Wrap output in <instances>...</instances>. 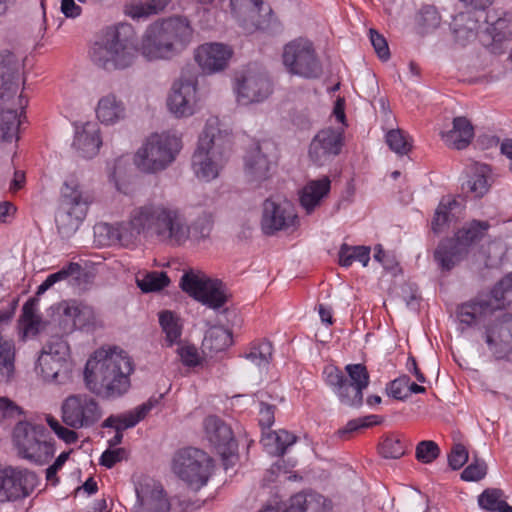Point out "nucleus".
Instances as JSON below:
<instances>
[{"mask_svg": "<svg viewBox=\"0 0 512 512\" xmlns=\"http://www.w3.org/2000/svg\"><path fill=\"white\" fill-rule=\"evenodd\" d=\"M331 501L318 493H297L289 500L284 512H330ZM260 512H280L279 509L266 506Z\"/></svg>", "mask_w": 512, "mask_h": 512, "instance_id": "obj_30", "label": "nucleus"}, {"mask_svg": "<svg viewBox=\"0 0 512 512\" xmlns=\"http://www.w3.org/2000/svg\"><path fill=\"white\" fill-rule=\"evenodd\" d=\"M459 206L455 198L443 197L435 211L431 227L434 233H440L448 227L452 218V211Z\"/></svg>", "mask_w": 512, "mask_h": 512, "instance_id": "obj_42", "label": "nucleus"}, {"mask_svg": "<svg viewBox=\"0 0 512 512\" xmlns=\"http://www.w3.org/2000/svg\"><path fill=\"white\" fill-rule=\"evenodd\" d=\"M147 220L144 205L134 208L128 221L116 225L101 223L95 226V235L106 238L101 241L103 245L119 244L123 247L135 245L140 236L148 237Z\"/></svg>", "mask_w": 512, "mask_h": 512, "instance_id": "obj_17", "label": "nucleus"}, {"mask_svg": "<svg viewBox=\"0 0 512 512\" xmlns=\"http://www.w3.org/2000/svg\"><path fill=\"white\" fill-rule=\"evenodd\" d=\"M144 208L149 238L171 246L186 243L190 236V227L179 210L155 203L145 204Z\"/></svg>", "mask_w": 512, "mask_h": 512, "instance_id": "obj_7", "label": "nucleus"}, {"mask_svg": "<svg viewBox=\"0 0 512 512\" xmlns=\"http://www.w3.org/2000/svg\"><path fill=\"white\" fill-rule=\"evenodd\" d=\"M80 270L81 266L78 263L70 262L69 264L62 267L59 271L48 275L47 278L38 286L37 294H43L54 284L67 280L70 276L78 274Z\"/></svg>", "mask_w": 512, "mask_h": 512, "instance_id": "obj_51", "label": "nucleus"}, {"mask_svg": "<svg viewBox=\"0 0 512 512\" xmlns=\"http://www.w3.org/2000/svg\"><path fill=\"white\" fill-rule=\"evenodd\" d=\"M232 55L233 50L230 46L210 42L204 43L196 49L195 61L204 73L211 74L224 70Z\"/></svg>", "mask_w": 512, "mask_h": 512, "instance_id": "obj_26", "label": "nucleus"}, {"mask_svg": "<svg viewBox=\"0 0 512 512\" xmlns=\"http://www.w3.org/2000/svg\"><path fill=\"white\" fill-rule=\"evenodd\" d=\"M297 214L289 202H276L266 199L263 203L261 228L264 234L273 235L277 231L294 227Z\"/></svg>", "mask_w": 512, "mask_h": 512, "instance_id": "obj_22", "label": "nucleus"}, {"mask_svg": "<svg viewBox=\"0 0 512 512\" xmlns=\"http://www.w3.org/2000/svg\"><path fill=\"white\" fill-rule=\"evenodd\" d=\"M485 342L496 359L512 361V314L505 313L486 327Z\"/></svg>", "mask_w": 512, "mask_h": 512, "instance_id": "obj_21", "label": "nucleus"}, {"mask_svg": "<svg viewBox=\"0 0 512 512\" xmlns=\"http://www.w3.org/2000/svg\"><path fill=\"white\" fill-rule=\"evenodd\" d=\"M37 484V475L26 468H0V503L16 502L29 497Z\"/></svg>", "mask_w": 512, "mask_h": 512, "instance_id": "obj_19", "label": "nucleus"}, {"mask_svg": "<svg viewBox=\"0 0 512 512\" xmlns=\"http://www.w3.org/2000/svg\"><path fill=\"white\" fill-rule=\"evenodd\" d=\"M182 148L181 138L170 132L152 134L134 155L135 166L144 173L165 170Z\"/></svg>", "mask_w": 512, "mask_h": 512, "instance_id": "obj_12", "label": "nucleus"}, {"mask_svg": "<svg viewBox=\"0 0 512 512\" xmlns=\"http://www.w3.org/2000/svg\"><path fill=\"white\" fill-rule=\"evenodd\" d=\"M261 442L269 454L282 456L296 442V436L286 430L270 431L263 433Z\"/></svg>", "mask_w": 512, "mask_h": 512, "instance_id": "obj_38", "label": "nucleus"}, {"mask_svg": "<svg viewBox=\"0 0 512 512\" xmlns=\"http://www.w3.org/2000/svg\"><path fill=\"white\" fill-rule=\"evenodd\" d=\"M455 41L465 46L477 37L489 52L495 55L504 54L512 44V28L507 19L483 17L472 11L461 12L452 22Z\"/></svg>", "mask_w": 512, "mask_h": 512, "instance_id": "obj_4", "label": "nucleus"}, {"mask_svg": "<svg viewBox=\"0 0 512 512\" xmlns=\"http://www.w3.org/2000/svg\"><path fill=\"white\" fill-rule=\"evenodd\" d=\"M211 278L201 271H187L183 274L180 280L181 289L188 295L198 300L200 295L204 292L207 285H209Z\"/></svg>", "mask_w": 512, "mask_h": 512, "instance_id": "obj_40", "label": "nucleus"}, {"mask_svg": "<svg viewBox=\"0 0 512 512\" xmlns=\"http://www.w3.org/2000/svg\"><path fill=\"white\" fill-rule=\"evenodd\" d=\"M441 137L448 147L462 150L471 143L474 137V128L466 117H455L452 129L442 132Z\"/></svg>", "mask_w": 512, "mask_h": 512, "instance_id": "obj_35", "label": "nucleus"}, {"mask_svg": "<svg viewBox=\"0 0 512 512\" xmlns=\"http://www.w3.org/2000/svg\"><path fill=\"white\" fill-rule=\"evenodd\" d=\"M131 168L130 157L123 155L114 161L110 179L114 182L116 189L124 194L130 192L129 183L127 181L128 171Z\"/></svg>", "mask_w": 512, "mask_h": 512, "instance_id": "obj_48", "label": "nucleus"}, {"mask_svg": "<svg viewBox=\"0 0 512 512\" xmlns=\"http://www.w3.org/2000/svg\"><path fill=\"white\" fill-rule=\"evenodd\" d=\"M94 321L92 308L81 304H67L59 322V330L63 335L72 333L75 329H82Z\"/></svg>", "mask_w": 512, "mask_h": 512, "instance_id": "obj_31", "label": "nucleus"}, {"mask_svg": "<svg viewBox=\"0 0 512 512\" xmlns=\"http://www.w3.org/2000/svg\"><path fill=\"white\" fill-rule=\"evenodd\" d=\"M169 111L176 117H189L199 109L196 82L180 79L173 83L167 98Z\"/></svg>", "mask_w": 512, "mask_h": 512, "instance_id": "obj_23", "label": "nucleus"}, {"mask_svg": "<svg viewBox=\"0 0 512 512\" xmlns=\"http://www.w3.org/2000/svg\"><path fill=\"white\" fill-rule=\"evenodd\" d=\"M344 142L343 132L334 128L319 131L312 139L309 157L318 166H322L340 154Z\"/></svg>", "mask_w": 512, "mask_h": 512, "instance_id": "obj_25", "label": "nucleus"}, {"mask_svg": "<svg viewBox=\"0 0 512 512\" xmlns=\"http://www.w3.org/2000/svg\"><path fill=\"white\" fill-rule=\"evenodd\" d=\"M271 91V82L264 74L249 73L237 79L236 92L240 104L261 102L271 94Z\"/></svg>", "mask_w": 512, "mask_h": 512, "instance_id": "obj_28", "label": "nucleus"}, {"mask_svg": "<svg viewBox=\"0 0 512 512\" xmlns=\"http://www.w3.org/2000/svg\"><path fill=\"white\" fill-rule=\"evenodd\" d=\"M169 283V277L162 271H152L147 273L142 279H137L138 287L145 293L160 291L167 287Z\"/></svg>", "mask_w": 512, "mask_h": 512, "instance_id": "obj_52", "label": "nucleus"}, {"mask_svg": "<svg viewBox=\"0 0 512 512\" xmlns=\"http://www.w3.org/2000/svg\"><path fill=\"white\" fill-rule=\"evenodd\" d=\"M204 430L208 441L217 452L225 457L236 447L231 428L219 417L208 416L204 420Z\"/></svg>", "mask_w": 512, "mask_h": 512, "instance_id": "obj_29", "label": "nucleus"}, {"mask_svg": "<svg viewBox=\"0 0 512 512\" xmlns=\"http://www.w3.org/2000/svg\"><path fill=\"white\" fill-rule=\"evenodd\" d=\"M486 464L483 461H475L469 464L461 473L464 481H479L486 475Z\"/></svg>", "mask_w": 512, "mask_h": 512, "instance_id": "obj_60", "label": "nucleus"}, {"mask_svg": "<svg viewBox=\"0 0 512 512\" xmlns=\"http://www.w3.org/2000/svg\"><path fill=\"white\" fill-rule=\"evenodd\" d=\"M159 323L165 333L169 346L177 343L182 334V325L179 317L172 311L165 310L159 313Z\"/></svg>", "mask_w": 512, "mask_h": 512, "instance_id": "obj_47", "label": "nucleus"}, {"mask_svg": "<svg viewBox=\"0 0 512 512\" xmlns=\"http://www.w3.org/2000/svg\"><path fill=\"white\" fill-rule=\"evenodd\" d=\"M468 461V451L461 443L453 445L449 455L448 463L453 470L460 469Z\"/></svg>", "mask_w": 512, "mask_h": 512, "instance_id": "obj_59", "label": "nucleus"}, {"mask_svg": "<svg viewBox=\"0 0 512 512\" xmlns=\"http://www.w3.org/2000/svg\"><path fill=\"white\" fill-rule=\"evenodd\" d=\"M440 455L438 444L432 440H423L416 445L415 457L423 464H430Z\"/></svg>", "mask_w": 512, "mask_h": 512, "instance_id": "obj_56", "label": "nucleus"}, {"mask_svg": "<svg viewBox=\"0 0 512 512\" xmlns=\"http://www.w3.org/2000/svg\"><path fill=\"white\" fill-rule=\"evenodd\" d=\"M172 468L191 489L199 490L207 484L212 474L213 461L203 450L189 447L175 454Z\"/></svg>", "mask_w": 512, "mask_h": 512, "instance_id": "obj_15", "label": "nucleus"}, {"mask_svg": "<svg viewBox=\"0 0 512 512\" xmlns=\"http://www.w3.org/2000/svg\"><path fill=\"white\" fill-rule=\"evenodd\" d=\"M61 414L68 427L82 429L94 426L102 417V409L92 396L73 394L63 401Z\"/></svg>", "mask_w": 512, "mask_h": 512, "instance_id": "obj_18", "label": "nucleus"}, {"mask_svg": "<svg viewBox=\"0 0 512 512\" xmlns=\"http://www.w3.org/2000/svg\"><path fill=\"white\" fill-rule=\"evenodd\" d=\"M339 264L342 267H350L355 261L366 267L370 260V248L367 246H350L342 244L339 249Z\"/></svg>", "mask_w": 512, "mask_h": 512, "instance_id": "obj_43", "label": "nucleus"}, {"mask_svg": "<svg viewBox=\"0 0 512 512\" xmlns=\"http://www.w3.org/2000/svg\"><path fill=\"white\" fill-rule=\"evenodd\" d=\"M232 344L230 330L223 326H213L205 334L203 345L214 352L225 350Z\"/></svg>", "mask_w": 512, "mask_h": 512, "instance_id": "obj_45", "label": "nucleus"}, {"mask_svg": "<svg viewBox=\"0 0 512 512\" xmlns=\"http://www.w3.org/2000/svg\"><path fill=\"white\" fill-rule=\"evenodd\" d=\"M465 245L456 238L442 240L434 252V258L442 270L449 271L467 255Z\"/></svg>", "mask_w": 512, "mask_h": 512, "instance_id": "obj_33", "label": "nucleus"}, {"mask_svg": "<svg viewBox=\"0 0 512 512\" xmlns=\"http://www.w3.org/2000/svg\"><path fill=\"white\" fill-rule=\"evenodd\" d=\"M232 150V135L219 128L217 118L209 119L201 133L192 156V169L196 177L209 182L215 179Z\"/></svg>", "mask_w": 512, "mask_h": 512, "instance_id": "obj_5", "label": "nucleus"}, {"mask_svg": "<svg viewBox=\"0 0 512 512\" xmlns=\"http://www.w3.org/2000/svg\"><path fill=\"white\" fill-rule=\"evenodd\" d=\"M138 512H169L171 504L163 486L150 477H142L135 485Z\"/></svg>", "mask_w": 512, "mask_h": 512, "instance_id": "obj_24", "label": "nucleus"}, {"mask_svg": "<svg viewBox=\"0 0 512 512\" xmlns=\"http://www.w3.org/2000/svg\"><path fill=\"white\" fill-rule=\"evenodd\" d=\"M15 355L13 340L0 336V383H8L14 377Z\"/></svg>", "mask_w": 512, "mask_h": 512, "instance_id": "obj_39", "label": "nucleus"}, {"mask_svg": "<svg viewBox=\"0 0 512 512\" xmlns=\"http://www.w3.org/2000/svg\"><path fill=\"white\" fill-rule=\"evenodd\" d=\"M369 36L371 44L374 47L378 57L382 60H388L390 57V51L387 41L383 35L379 34L374 29H370Z\"/></svg>", "mask_w": 512, "mask_h": 512, "instance_id": "obj_61", "label": "nucleus"}, {"mask_svg": "<svg viewBox=\"0 0 512 512\" xmlns=\"http://www.w3.org/2000/svg\"><path fill=\"white\" fill-rule=\"evenodd\" d=\"M489 228L488 221L472 220L456 233L455 238L461 241L468 250L471 244L480 241L485 236Z\"/></svg>", "mask_w": 512, "mask_h": 512, "instance_id": "obj_44", "label": "nucleus"}, {"mask_svg": "<svg viewBox=\"0 0 512 512\" xmlns=\"http://www.w3.org/2000/svg\"><path fill=\"white\" fill-rule=\"evenodd\" d=\"M125 449L124 448H116V449H107L100 456V465L111 469L118 462L122 461L125 457Z\"/></svg>", "mask_w": 512, "mask_h": 512, "instance_id": "obj_63", "label": "nucleus"}, {"mask_svg": "<svg viewBox=\"0 0 512 512\" xmlns=\"http://www.w3.org/2000/svg\"><path fill=\"white\" fill-rule=\"evenodd\" d=\"M330 189L331 181L327 176L308 181L299 194L301 207L307 214H311L328 196Z\"/></svg>", "mask_w": 512, "mask_h": 512, "instance_id": "obj_32", "label": "nucleus"}, {"mask_svg": "<svg viewBox=\"0 0 512 512\" xmlns=\"http://www.w3.org/2000/svg\"><path fill=\"white\" fill-rule=\"evenodd\" d=\"M260 0H230L232 12L238 19L239 26L244 33L252 34L259 30H266L269 26V19L260 15Z\"/></svg>", "mask_w": 512, "mask_h": 512, "instance_id": "obj_27", "label": "nucleus"}, {"mask_svg": "<svg viewBox=\"0 0 512 512\" xmlns=\"http://www.w3.org/2000/svg\"><path fill=\"white\" fill-rule=\"evenodd\" d=\"M192 34L193 30L186 18L157 20L146 28L141 37V55L148 61L172 59L185 50Z\"/></svg>", "mask_w": 512, "mask_h": 512, "instance_id": "obj_3", "label": "nucleus"}, {"mask_svg": "<svg viewBox=\"0 0 512 512\" xmlns=\"http://www.w3.org/2000/svg\"><path fill=\"white\" fill-rule=\"evenodd\" d=\"M72 372L68 342L62 336H52L38 356L35 373L45 383L64 385L72 381Z\"/></svg>", "mask_w": 512, "mask_h": 512, "instance_id": "obj_11", "label": "nucleus"}, {"mask_svg": "<svg viewBox=\"0 0 512 512\" xmlns=\"http://www.w3.org/2000/svg\"><path fill=\"white\" fill-rule=\"evenodd\" d=\"M491 170L488 165L477 164L474 174L467 181V188L475 197H482L489 190V174Z\"/></svg>", "mask_w": 512, "mask_h": 512, "instance_id": "obj_49", "label": "nucleus"}, {"mask_svg": "<svg viewBox=\"0 0 512 512\" xmlns=\"http://www.w3.org/2000/svg\"><path fill=\"white\" fill-rule=\"evenodd\" d=\"M132 372L133 364L126 352L117 347H102L88 359L84 379L91 392L115 398L128 391Z\"/></svg>", "mask_w": 512, "mask_h": 512, "instance_id": "obj_1", "label": "nucleus"}, {"mask_svg": "<svg viewBox=\"0 0 512 512\" xmlns=\"http://www.w3.org/2000/svg\"><path fill=\"white\" fill-rule=\"evenodd\" d=\"M502 495V491L499 489H486L478 498L479 506L490 512H501L504 509V505H508L502 499Z\"/></svg>", "mask_w": 512, "mask_h": 512, "instance_id": "obj_55", "label": "nucleus"}, {"mask_svg": "<svg viewBox=\"0 0 512 512\" xmlns=\"http://www.w3.org/2000/svg\"><path fill=\"white\" fill-rule=\"evenodd\" d=\"M95 113L102 124L113 125L125 118L126 107L114 93H108L98 100Z\"/></svg>", "mask_w": 512, "mask_h": 512, "instance_id": "obj_34", "label": "nucleus"}, {"mask_svg": "<svg viewBox=\"0 0 512 512\" xmlns=\"http://www.w3.org/2000/svg\"><path fill=\"white\" fill-rule=\"evenodd\" d=\"M386 143L398 155H406L411 151L412 139L401 129H392L386 134Z\"/></svg>", "mask_w": 512, "mask_h": 512, "instance_id": "obj_50", "label": "nucleus"}, {"mask_svg": "<svg viewBox=\"0 0 512 512\" xmlns=\"http://www.w3.org/2000/svg\"><path fill=\"white\" fill-rule=\"evenodd\" d=\"M19 68L15 54L0 53V139L6 142L18 140L21 124L18 107L23 109V100L16 98Z\"/></svg>", "mask_w": 512, "mask_h": 512, "instance_id": "obj_6", "label": "nucleus"}, {"mask_svg": "<svg viewBox=\"0 0 512 512\" xmlns=\"http://www.w3.org/2000/svg\"><path fill=\"white\" fill-rule=\"evenodd\" d=\"M512 303V273L500 280L488 294H481L458 307L460 323L467 326L484 323L497 311Z\"/></svg>", "mask_w": 512, "mask_h": 512, "instance_id": "obj_10", "label": "nucleus"}, {"mask_svg": "<svg viewBox=\"0 0 512 512\" xmlns=\"http://www.w3.org/2000/svg\"><path fill=\"white\" fill-rule=\"evenodd\" d=\"M91 202V197L77 183H64L55 216L56 226L62 237L68 238L79 229Z\"/></svg>", "mask_w": 512, "mask_h": 512, "instance_id": "obj_14", "label": "nucleus"}, {"mask_svg": "<svg viewBox=\"0 0 512 512\" xmlns=\"http://www.w3.org/2000/svg\"><path fill=\"white\" fill-rule=\"evenodd\" d=\"M13 440L19 455L36 464H45L54 456V439L42 424L18 422Z\"/></svg>", "mask_w": 512, "mask_h": 512, "instance_id": "obj_13", "label": "nucleus"}, {"mask_svg": "<svg viewBox=\"0 0 512 512\" xmlns=\"http://www.w3.org/2000/svg\"><path fill=\"white\" fill-rule=\"evenodd\" d=\"M144 208L149 238L171 246L186 243L190 236V227L179 210L155 203L145 204Z\"/></svg>", "mask_w": 512, "mask_h": 512, "instance_id": "obj_8", "label": "nucleus"}, {"mask_svg": "<svg viewBox=\"0 0 512 512\" xmlns=\"http://www.w3.org/2000/svg\"><path fill=\"white\" fill-rule=\"evenodd\" d=\"M406 448L404 440L396 435H389L379 444V453L386 459H399L405 454Z\"/></svg>", "mask_w": 512, "mask_h": 512, "instance_id": "obj_53", "label": "nucleus"}, {"mask_svg": "<svg viewBox=\"0 0 512 512\" xmlns=\"http://www.w3.org/2000/svg\"><path fill=\"white\" fill-rule=\"evenodd\" d=\"M345 372L346 375L336 366H326L323 370L325 383L341 404L358 408L363 403V391L370 383L369 372L362 363L347 364Z\"/></svg>", "mask_w": 512, "mask_h": 512, "instance_id": "obj_9", "label": "nucleus"}, {"mask_svg": "<svg viewBox=\"0 0 512 512\" xmlns=\"http://www.w3.org/2000/svg\"><path fill=\"white\" fill-rule=\"evenodd\" d=\"M153 408L152 401L143 403L133 410L120 415H110L102 423V427L119 426L123 430L135 427Z\"/></svg>", "mask_w": 512, "mask_h": 512, "instance_id": "obj_37", "label": "nucleus"}, {"mask_svg": "<svg viewBox=\"0 0 512 512\" xmlns=\"http://www.w3.org/2000/svg\"><path fill=\"white\" fill-rule=\"evenodd\" d=\"M273 347L269 341L253 343L247 354V359L258 367H266L272 359Z\"/></svg>", "mask_w": 512, "mask_h": 512, "instance_id": "obj_54", "label": "nucleus"}, {"mask_svg": "<svg viewBox=\"0 0 512 512\" xmlns=\"http://www.w3.org/2000/svg\"><path fill=\"white\" fill-rule=\"evenodd\" d=\"M285 68L292 75L305 79H317L322 75L321 61L313 43L306 38H296L288 42L282 53Z\"/></svg>", "mask_w": 512, "mask_h": 512, "instance_id": "obj_16", "label": "nucleus"}, {"mask_svg": "<svg viewBox=\"0 0 512 512\" xmlns=\"http://www.w3.org/2000/svg\"><path fill=\"white\" fill-rule=\"evenodd\" d=\"M198 301L213 309H218L224 306L227 302V295L222 281L211 279L209 285L204 289V292L200 295Z\"/></svg>", "mask_w": 512, "mask_h": 512, "instance_id": "obj_46", "label": "nucleus"}, {"mask_svg": "<svg viewBox=\"0 0 512 512\" xmlns=\"http://www.w3.org/2000/svg\"><path fill=\"white\" fill-rule=\"evenodd\" d=\"M409 376L401 375L390 381L386 387L387 394L396 400H405L408 398Z\"/></svg>", "mask_w": 512, "mask_h": 512, "instance_id": "obj_58", "label": "nucleus"}, {"mask_svg": "<svg viewBox=\"0 0 512 512\" xmlns=\"http://www.w3.org/2000/svg\"><path fill=\"white\" fill-rule=\"evenodd\" d=\"M178 354L185 366L195 367L200 364V355L196 347L186 345L178 348Z\"/></svg>", "mask_w": 512, "mask_h": 512, "instance_id": "obj_64", "label": "nucleus"}, {"mask_svg": "<svg viewBox=\"0 0 512 512\" xmlns=\"http://www.w3.org/2000/svg\"><path fill=\"white\" fill-rule=\"evenodd\" d=\"M169 0L133 1L125 7V13L133 19L147 18L161 12Z\"/></svg>", "mask_w": 512, "mask_h": 512, "instance_id": "obj_41", "label": "nucleus"}, {"mask_svg": "<svg viewBox=\"0 0 512 512\" xmlns=\"http://www.w3.org/2000/svg\"><path fill=\"white\" fill-rule=\"evenodd\" d=\"M102 144L99 130L96 125L87 123L81 130H77L73 146L79 151L84 158H92L95 156Z\"/></svg>", "mask_w": 512, "mask_h": 512, "instance_id": "obj_36", "label": "nucleus"}, {"mask_svg": "<svg viewBox=\"0 0 512 512\" xmlns=\"http://www.w3.org/2000/svg\"><path fill=\"white\" fill-rule=\"evenodd\" d=\"M139 54L141 52L137 34L129 23L107 27L89 51L93 64L107 72L121 71L134 66Z\"/></svg>", "mask_w": 512, "mask_h": 512, "instance_id": "obj_2", "label": "nucleus"}, {"mask_svg": "<svg viewBox=\"0 0 512 512\" xmlns=\"http://www.w3.org/2000/svg\"><path fill=\"white\" fill-rule=\"evenodd\" d=\"M276 147L271 141L258 143L245 156L244 172L247 181L259 185L272 175L276 167Z\"/></svg>", "mask_w": 512, "mask_h": 512, "instance_id": "obj_20", "label": "nucleus"}, {"mask_svg": "<svg viewBox=\"0 0 512 512\" xmlns=\"http://www.w3.org/2000/svg\"><path fill=\"white\" fill-rule=\"evenodd\" d=\"M21 414V409L7 397H0V421L12 420Z\"/></svg>", "mask_w": 512, "mask_h": 512, "instance_id": "obj_62", "label": "nucleus"}, {"mask_svg": "<svg viewBox=\"0 0 512 512\" xmlns=\"http://www.w3.org/2000/svg\"><path fill=\"white\" fill-rule=\"evenodd\" d=\"M382 422V418L378 415H368L348 421L343 429L339 430V434L344 436L346 434L358 431L362 428H369L375 425H379Z\"/></svg>", "mask_w": 512, "mask_h": 512, "instance_id": "obj_57", "label": "nucleus"}]
</instances>
